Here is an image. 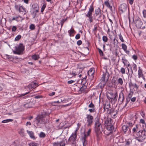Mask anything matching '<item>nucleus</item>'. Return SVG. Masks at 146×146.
<instances>
[{
    "mask_svg": "<svg viewBox=\"0 0 146 146\" xmlns=\"http://www.w3.org/2000/svg\"><path fill=\"white\" fill-rule=\"evenodd\" d=\"M133 135L136 140L139 142H142L146 138V131L145 129H142Z\"/></svg>",
    "mask_w": 146,
    "mask_h": 146,
    "instance_id": "obj_1",
    "label": "nucleus"
},
{
    "mask_svg": "<svg viewBox=\"0 0 146 146\" xmlns=\"http://www.w3.org/2000/svg\"><path fill=\"white\" fill-rule=\"evenodd\" d=\"M15 50L13 51V53L15 54L22 55L24 53L25 46L23 44L20 43L17 46L15 47Z\"/></svg>",
    "mask_w": 146,
    "mask_h": 146,
    "instance_id": "obj_2",
    "label": "nucleus"
},
{
    "mask_svg": "<svg viewBox=\"0 0 146 146\" xmlns=\"http://www.w3.org/2000/svg\"><path fill=\"white\" fill-rule=\"evenodd\" d=\"M39 9V7L38 4H35L32 5L30 12L31 15L33 16V18H35L37 16Z\"/></svg>",
    "mask_w": 146,
    "mask_h": 146,
    "instance_id": "obj_3",
    "label": "nucleus"
},
{
    "mask_svg": "<svg viewBox=\"0 0 146 146\" xmlns=\"http://www.w3.org/2000/svg\"><path fill=\"white\" fill-rule=\"evenodd\" d=\"M77 131L78 129H76L72 133L68 139V141L71 144H74L75 143L77 137Z\"/></svg>",
    "mask_w": 146,
    "mask_h": 146,
    "instance_id": "obj_4",
    "label": "nucleus"
},
{
    "mask_svg": "<svg viewBox=\"0 0 146 146\" xmlns=\"http://www.w3.org/2000/svg\"><path fill=\"white\" fill-rule=\"evenodd\" d=\"M94 11V8L93 7V5L92 4L89 8L88 13L86 15V17L88 18L89 21L90 23L92 22L93 21L92 13Z\"/></svg>",
    "mask_w": 146,
    "mask_h": 146,
    "instance_id": "obj_5",
    "label": "nucleus"
},
{
    "mask_svg": "<svg viewBox=\"0 0 146 146\" xmlns=\"http://www.w3.org/2000/svg\"><path fill=\"white\" fill-rule=\"evenodd\" d=\"M15 8L16 10L19 13L22 12L25 14L27 13L28 11H27L26 9L21 4H15Z\"/></svg>",
    "mask_w": 146,
    "mask_h": 146,
    "instance_id": "obj_6",
    "label": "nucleus"
},
{
    "mask_svg": "<svg viewBox=\"0 0 146 146\" xmlns=\"http://www.w3.org/2000/svg\"><path fill=\"white\" fill-rule=\"evenodd\" d=\"M93 117L90 114H87L85 118V120L86 121V123L88 126H91L92 125L93 120Z\"/></svg>",
    "mask_w": 146,
    "mask_h": 146,
    "instance_id": "obj_7",
    "label": "nucleus"
},
{
    "mask_svg": "<svg viewBox=\"0 0 146 146\" xmlns=\"http://www.w3.org/2000/svg\"><path fill=\"white\" fill-rule=\"evenodd\" d=\"M42 123H46L49 122V114L45 112L42 113Z\"/></svg>",
    "mask_w": 146,
    "mask_h": 146,
    "instance_id": "obj_8",
    "label": "nucleus"
},
{
    "mask_svg": "<svg viewBox=\"0 0 146 146\" xmlns=\"http://www.w3.org/2000/svg\"><path fill=\"white\" fill-rule=\"evenodd\" d=\"M35 102L34 99H32L29 102L24 104L23 106L26 108H32L34 105Z\"/></svg>",
    "mask_w": 146,
    "mask_h": 146,
    "instance_id": "obj_9",
    "label": "nucleus"
},
{
    "mask_svg": "<svg viewBox=\"0 0 146 146\" xmlns=\"http://www.w3.org/2000/svg\"><path fill=\"white\" fill-rule=\"evenodd\" d=\"M59 119H58L55 121V127L56 129H61L63 127L64 125L61 121H59Z\"/></svg>",
    "mask_w": 146,
    "mask_h": 146,
    "instance_id": "obj_10",
    "label": "nucleus"
},
{
    "mask_svg": "<svg viewBox=\"0 0 146 146\" xmlns=\"http://www.w3.org/2000/svg\"><path fill=\"white\" fill-rule=\"evenodd\" d=\"M95 70L93 68H90L88 71V74L90 76V78L92 80L94 77Z\"/></svg>",
    "mask_w": 146,
    "mask_h": 146,
    "instance_id": "obj_11",
    "label": "nucleus"
},
{
    "mask_svg": "<svg viewBox=\"0 0 146 146\" xmlns=\"http://www.w3.org/2000/svg\"><path fill=\"white\" fill-rule=\"evenodd\" d=\"M119 10L122 13H123L127 11V5L126 4L123 3L121 4L119 8Z\"/></svg>",
    "mask_w": 146,
    "mask_h": 146,
    "instance_id": "obj_12",
    "label": "nucleus"
},
{
    "mask_svg": "<svg viewBox=\"0 0 146 146\" xmlns=\"http://www.w3.org/2000/svg\"><path fill=\"white\" fill-rule=\"evenodd\" d=\"M109 78V74L108 73H103L102 78V81L106 83Z\"/></svg>",
    "mask_w": 146,
    "mask_h": 146,
    "instance_id": "obj_13",
    "label": "nucleus"
},
{
    "mask_svg": "<svg viewBox=\"0 0 146 146\" xmlns=\"http://www.w3.org/2000/svg\"><path fill=\"white\" fill-rule=\"evenodd\" d=\"M142 129H141V127L139 125H136L133 128L132 131L134 134H135L140 131Z\"/></svg>",
    "mask_w": 146,
    "mask_h": 146,
    "instance_id": "obj_14",
    "label": "nucleus"
},
{
    "mask_svg": "<svg viewBox=\"0 0 146 146\" xmlns=\"http://www.w3.org/2000/svg\"><path fill=\"white\" fill-rule=\"evenodd\" d=\"M60 140L55 143V146H65V141L64 140L60 139Z\"/></svg>",
    "mask_w": 146,
    "mask_h": 146,
    "instance_id": "obj_15",
    "label": "nucleus"
},
{
    "mask_svg": "<svg viewBox=\"0 0 146 146\" xmlns=\"http://www.w3.org/2000/svg\"><path fill=\"white\" fill-rule=\"evenodd\" d=\"M124 100V94L123 91H121L119 94L118 101L120 102V104H121L122 103Z\"/></svg>",
    "mask_w": 146,
    "mask_h": 146,
    "instance_id": "obj_16",
    "label": "nucleus"
},
{
    "mask_svg": "<svg viewBox=\"0 0 146 146\" xmlns=\"http://www.w3.org/2000/svg\"><path fill=\"white\" fill-rule=\"evenodd\" d=\"M116 81V83L117 84V85L122 86L123 84V80L121 78L117 77L116 80L114 81V82L115 83Z\"/></svg>",
    "mask_w": 146,
    "mask_h": 146,
    "instance_id": "obj_17",
    "label": "nucleus"
},
{
    "mask_svg": "<svg viewBox=\"0 0 146 146\" xmlns=\"http://www.w3.org/2000/svg\"><path fill=\"white\" fill-rule=\"evenodd\" d=\"M42 114L38 115L36 118V121L37 124L42 123Z\"/></svg>",
    "mask_w": 146,
    "mask_h": 146,
    "instance_id": "obj_18",
    "label": "nucleus"
},
{
    "mask_svg": "<svg viewBox=\"0 0 146 146\" xmlns=\"http://www.w3.org/2000/svg\"><path fill=\"white\" fill-rule=\"evenodd\" d=\"M37 84L36 82H35V81H33L28 86V87L30 89L35 88L38 86H37Z\"/></svg>",
    "mask_w": 146,
    "mask_h": 146,
    "instance_id": "obj_19",
    "label": "nucleus"
},
{
    "mask_svg": "<svg viewBox=\"0 0 146 146\" xmlns=\"http://www.w3.org/2000/svg\"><path fill=\"white\" fill-rule=\"evenodd\" d=\"M104 110L105 111L106 109L108 111L109 110L110 107V104L109 102H107L104 104Z\"/></svg>",
    "mask_w": 146,
    "mask_h": 146,
    "instance_id": "obj_20",
    "label": "nucleus"
},
{
    "mask_svg": "<svg viewBox=\"0 0 146 146\" xmlns=\"http://www.w3.org/2000/svg\"><path fill=\"white\" fill-rule=\"evenodd\" d=\"M101 128L95 127H94V131L96 133L97 136H98L101 133Z\"/></svg>",
    "mask_w": 146,
    "mask_h": 146,
    "instance_id": "obj_21",
    "label": "nucleus"
},
{
    "mask_svg": "<svg viewBox=\"0 0 146 146\" xmlns=\"http://www.w3.org/2000/svg\"><path fill=\"white\" fill-rule=\"evenodd\" d=\"M117 98V92H115L114 95V96L112 97L111 99L112 102H113L115 103L116 102Z\"/></svg>",
    "mask_w": 146,
    "mask_h": 146,
    "instance_id": "obj_22",
    "label": "nucleus"
},
{
    "mask_svg": "<svg viewBox=\"0 0 146 146\" xmlns=\"http://www.w3.org/2000/svg\"><path fill=\"white\" fill-rule=\"evenodd\" d=\"M99 119L98 118L96 120L95 123V127H99L100 128H102V125L101 123L100 122Z\"/></svg>",
    "mask_w": 146,
    "mask_h": 146,
    "instance_id": "obj_23",
    "label": "nucleus"
},
{
    "mask_svg": "<svg viewBox=\"0 0 146 146\" xmlns=\"http://www.w3.org/2000/svg\"><path fill=\"white\" fill-rule=\"evenodd\" d=\"M127 67V70L128 71V74L129 75V76H131L132 74H133V70L132 69V68H131V70H129V68H128V67H129L130 66V64H129V62H128V63H127V65H126Z\"/></svg>",
    "mask_w": 146,
    "mask_h": 146,
    "instance_id": "obj_24",
    "label": "nucleus"
},
{
    "mask_svg": "<svg viewBox=\"0 0 146 146\" xmlns=\"http://www.w3.org/2000/svg\"><path fill=\"white\" fill-rule=\"evenodd\" d=\"M27 133L29 135V136L31 138L33 139H35V137L34 135V133L32 131H30L28 130L27 131Z\"/></svg>",
    "mask_w": 146,
    "mask_h": 146,
    "instance_id": "obj_25",
    "label": "nucleus"
},
{
    "mask_svg": "<svg viewBox=\"0 0 146 146\" xmlns=\"http://www.w3.org/2000/svg\"><path fill=\"white\" fill-rule=\"evenodd\" d=\"M106 129L108 130L110 132H111V133H112V131L113 129V126L112 125H111L107 126Z\"/></svg>",
    "mask_w": 146,
    "mask_h": 146,
    "instance_id": "obj_26",
    "label": "nucleus"
},
{
    "mask_svg": "<svg viewBox=\"0 0 146 146\" xmlns=\"http://www.w3.org/2000/svg\"><path fill=\"white\" fill-rule=\"evenodd\" d=\"M110 118H107L105 121V124L106 126H108L111 125V121Z\"/></svg>",
    "mask_w": 146,
    "mask_h": 146,
    "instance_id": "obj_27",
    "label": "nucleus"
},
{
    "mask_svg": "<svg viewBox=\"0 0 146 146\" xmlns=\"http://www.w3.org/2000/svg\"><path fill=\"white\" fill-rule=\"evenodd\" d=\"M31 57L34 60H37L40 58L39 55L34 54L31 56Z\"/></svg>",
    "mask_w": 146,
    "mask_h": 146,
    "instance_id": "obj_28",
    "label": "nucleus"
},
{
    "mask_svg": "<svg viewBox=\"0 0 146 146\" xmlns=\"http://www.w3.org/2000/svg\"><path fill=\"white\" fill-rule=\"evenodd\" d=\"M139 69L138 71V78H140L143 75L142 72V70L141 69H140V67H139Z\"/></svg>",
    "mask_w": 146,
    "mask_h": 146,
    "instance_id": "obj_29",
    "label": "nucleus"
},
{
    "mask_svg": "<svg viewBox=\"0 0 146 146\" xmlns=\"http://www.w3.org/2000/svg\"><path fill=\"white\" fill-rule=\"evenodd\" d=\"M86 136L85 133L84 136L82 138V141L83 143V144L84 146V144H86Z\"/></svg>",
    "mask_w": 146,
    "mask_h": 146,
    "instance_id": "obj_30",
    "label": "nucleus"
},
{
    "mask_svg": "<svg viewBox=\"0 0 146 146\" xmlns=\"http://www.w3.org/2000/svg\"><path fill=\"white\" fill-rule=\"evenodd\" d=\"M105 4L106 6L110 9L111 11L112 9V6H111L109 2L108 1H106L105 2Z\"/></svg>",
    "mask_w": 146,
    "mask_h": 146,
    "instance_id": "obj_31",
    "label": "nucleus"
},
{
    "mask_svg": "<svg viewBox=\"0 0 146 146\" xmlns=\"http://www.w3.org/2000/svg\"><path fill=\"white\" fill-rule=\"evenodd\" d=\"M76 75V74H75V73L74 72H71L68 74V77L70 78H72L73 77Z\"/></svg>",
    "mask_w": 146,
    "mask_h": 146,
    "instance_id": "obj_32",
    "label": "nucleus"
},
{
    "mask_svg": "<svg viewBox=\"0 0 146 146\" xmlns=\"http://www.w3.org/2000/svg\"><path fill=\"white\" fill-rule=\"evenodd\" d=\"M96 16H97L98 18V20L99 21L100 20L101 21L102 20V19H103L104 17V15L102 13L100 14H99V15Z\"/></svg>",
    "mask_w": 146,
    "mask_h": 146,
    "instance_id": "obj_33",
    "label": "nucleus"
},
{
    "mask_svg": "<svg viewBox=\"0 0 146 146\" xmlns=\"http://www.w3.org/2000/svg\"><path fill=\"white\" fill-rule=\"evenodd\" d=\"M142 23L140 21H138L136 22V26L137 28H140L141 26Z\"/></svg>",
    "mask_w": 146,
    "mask_h": 146,
    "instance_id": "obj_34",
    "label": "nucleus"
},
{
    "mask_svg": "<svg viewBox=\"0 0 146 146\" xmlns=\"http://www.w3.org/2000/svg\"><path fill=\"white\" fill-rule=\"evenodd\" d=\"M95 12L96 16H97L101 13V9L99 8H98L97 9H96L95 10Z\"/></svg>",
    "mask_w": 146,
    "mask_h": 146,
    "instance_id": "obj_35",
    "label": "nucleus"
},
{
    "mask_svg": "<svg viewBox=\"0 0 146 146\" xmlns=\"http://www.w3.org/2000/svg\"><path fill=\"white\" fill-rule=\"evenodd\" d=\"M129 127L127 125H123L122 126V129L124 132H126L128 130Z\"/></svg>",
    "mask_w": 146,
    "mask_h": 146,
    "instance_id": "obj_36",
    "label": "nucleus"
},
{
    "mask_svg": "<svg viewBox=\"0 0 146 146\" xmlns=\"http://www.w3.org/2000/svg\"><path fill=\"white\" fill-rule=\"evenodd\" d=\"M8 94V92H3L1 93V96L3 97H6Z\"/></svg>",
    "mask_w": 146,
    "mask_h": 146,
    "instance_id": "obj_37",
    "label": "nucleus"
},
{
    "mask_svg": "<svg viewBox=\"0 0 146 146\" xmlns=\"http://www.w3.org/2000/svg\"><path fill=\"white\" fill-rule=\"evenodd\" d=\"M122 62L125 65H127V64L128 63V62H129L124 57H122Z\"/></svg>",
    "mask_w": 146,
    "mask_h": 146,
    "instance_id": "obj_38",
    "label": "nucleus"
},
{
    "mask_svg": "<svg viewBox=\"0 0 146 146\" xmlns=\"http://www.w3.org/2000/svg\"><path fill=\"white\" fill-rule=\"evenodd\" d=\"M74 31V30L72 29V28L71 29L68 31V33L69 34V35L70 36H73V34Z\"/></svg>",
    "mask_w": 146,
    "mask_h": 146,
    "instance_id": "obj_39",
    "label": "nucleus"
},
{
    "mask_svg": "<svg viewBox=\"0 0 146 146\" xmlns=\"http://www.w3.org/2000/svg\"><path fill=\"white\" fill-rule=\"evenodd\" d=\"M13 121V119H7L5 120H3L2 121V123H8L9 122H12Z\"/></svg>",
    "mask_w": 146,
    "mask_h": 146,
    "instance_id": "obj_40",
    "label": "nucleus"
},
{
    "mask_svg": "<svg viewBox=\"0 0 146 146\" xmlns=\"http://www.w3.org/2000/svg\"><path fill=\"white\" fill-rule=\"evenodd\" d=\"M116 110L113 108H111L107 111V113L108 114H110L111 115Z\"/></svg>",
    "mask_w": 146,
    "mask_h": 146,
    "instance_id": "obj_41",
    "label": "nucleus"
},
{
    "mask_svg": "<svg viewBox=\"0 0 146 146\" xmlns=\"http://www.w3.org/2000/svg\"><path fill=\"white\" fill-rule=\"evenodd\" d=\"M132 66L134 71L135 72L137 71V67L136 65L135 64L133 63Z\"/></svg>",
    "mask_w": 146,
    "mask_h": 146,
    "instance_id": "obj_42",
    "label": "nucleus"
},
{
    "mask_svg": "<svg viewBox=\"0 0 146 146\" xmlns=\"http://www.w3.org/2000/svg\"><path fill=\"white\" fill-rule=\"evenodd\" d=\"M125 142L126 145H127L129 146V145L131 143V140L130 139H129L126 140Z\"/></svg>",
    "mask_w": 146,
    "mask_h": 146,
    "instance_id": "obj_43",
    "label": "nucleus"
},
{
    "mask_svg": "<svg viewBox=\"0 0 146 146\" xmlns=\"http://www.w3.org/2000/svg\"><path fill=\"white\" fill-rule=\"evenodd\" d=\"M104 134L107 135H109L111 133V132H110L108 130L106 129L104 131Z\"/></svg>",
    "mask_w": 146,
    "mask_h": 146,
    "instance_id": "obj_44",
    "label": "nucleus"
},
{
    "mask_svg": "<svg viewBox=\"0 0 146 146\" xmlns=\"http://www.w3.org/2000/svg\"><path fill=\"white\" fill-rule=\"evenodd\" d=\"M121 46L122 48L124 51H125L126 50H127V47L125 44L123 43L122 44Z\"/></svg>",
    "mask_w": 146,
    "mask_h": 146,
    "instance_id": "obj_45",
    "label": "nucleus"
},
{
    "mask_svg": "<svg viewBox=\"0 0 146 146\" xmlns=\"http://www.w3.org/2000/svg\"><path fill=\"white\" fill-rule=\"evenodd\" d=\"M118 37L121 42H124V40L121 33L118 34Z\"/></svg>",
    "mask_w": 146,
    "mask_h": 146,
    "instance_id": "obj_46",
    "label": "nucleus"
},
{
    "mask_svg": "<svg viewBox=\"0 0 146 146\" xmlns=\"http://www.w3.org/2000/svg\"><path fill=\"white\" fill-rule=\"evenodd\" d=\"M118 112V111L116 110L111 114L112 118H114L115 117V116L117 114Z\"/></svg>",
    "mask_w": 146,
    "mask_h": 146,
    "instance_id": "obj_47",
    "label": "nucleus"
},
{
    "mask_svg": "<svg viewBox=\"0 0 146 146\" xmlns=\"http://www.w3.org/2000/svg\"><path fill=\"white\" fill-rule=\"evenodd\" d=\"M102 40L104 42H106L108 40V38L107 36H104L102 37Z\"/></svg>",
    "mask_w": 146,
    "mask_h": 146,
    "instance_id": "obj_48",
    "label": "nucleus"
},
{
    "mask_svg": "<svg viewBox=\"0 0 146 146\" xmlns=\"http://www.w3.org/2000/svg\"><path fill=\"white\" fill-rule=\"evenodd\" d=\"M21 36L20 35H18L15 38V40L16 41H19L21 38Z\"/></svg>",
    "mask_w": 146,
    "mask_h": 146,
    "instance_id": "obj_49",
    "label": "nucleus"
},
{
    "mask_svg": "<svg viewBox=\"0 0 146 146\" xmlns=\"http://www.w3.org/2000/svg\"><path fill=\"white\" fill-rule=\"evenodd\" d=\"M20 18L21 19V17L20 16H19L18 17H13L12 19V21L15 20L17 21H19V20H17V19Z\"/></svg>",
    "mask_w": 146,
    "mask_h": 146,
    "instance_id": "obj_50",
    "label": "nucleus"
},
{
    "mask_svg": "<svg viewBox=\"0 0 146 146\" xmlns=\"http://www.w3.org/2000/svg\"><path fill=\"white\" fill-rule=\"evenodd\" d=\"M46 4L45 3L42 6V7H41V13H42L43 12L44 9H45V8L46 7Z\"/></svg>",
    "mask_w": 146,
    "mask_h": 146,
    "instance_id": "obj_51",
    "label": "nucleus"
},
{
    "mask_svg": "<svg viewBox=\"0 0 146 146\" xmlns=\"http://www.w3.org/2000/svg\"><path fill=\"white\" fill-rule=\"evenodd\" d=\"M37 143H35L33 142L29 143V146H36L37 145Z\"/></svg>",
    "mask_w": 146,
    "mask_h": 146,
    "instance_id": "obj_52",
    "label": "nucleus"
},
{
    "mask_svg": "<svg viewBox=\"0 0 146 146\" xmlns=\"http://www.w3.org/2000/svg\"><path fill=\"white\" fill-rule=\"evenodd\" d=\"M45 134L43 132H41L39 134V136L40 137L44 138L45 137Z\"/></svg>",
    "mask_w": 146,
    "mask_h": 146,
    "instance_id": "obj_53",
    "label": "nucleus"
},
{
    "mask_svg": "<svg viewBox=\"0 0 146 146\" xmlns=\"http://www.w3.org/2000/svg\"><path fill=\"white\" fill-rule=\"evenodd\" d=\"M98 50V52L99 54H100V55L101 56H104V54L103 52V51L102 50L100 49L99 48H97Z\"/></svg>",
    "mask_w": 146,
    "mask_h": 146,
    "instance_id": "obj_54",
    "label": "nucleus"
},
{
    "mask_svg": "<svg viewBox=\"0 0 146 146\" xmlns=\"http://www.w3.org/2000/svg\"><path fill=\"white\" fill-rule=\"evenodd\" d=\"M29 28L31 30H34L35 28V26L34 25L31 24L30 25Z\"/></svg>",
    "mask_w": 146,
    "mask_h": 146,
    "instance_id": "obj_55",
    "label": "nucleus"
},
{
    "mask_svg": "<svg viewBox=\"0 0 146 146\" xmlns=\"http://www.w3.org/2000/svg\"><path fill=\"white\" fill-rule=\"evenodd\" d=\"M121 72L123 74H124L125 73V69L123 68H121L120 70Z\"/></svg>",
    "mask_w": 146,
    "mask_h": 146,
    "instance_id": "obj_56",
    "label": "nucleus"
},
{
    "mask_svg": "<svg viewBox=\"0 0 146 146\" xmlns=\"http://www.w3.org/2000/svg\"><path fill=\"white\" fill-rule=\"evenodd\" d=\"M17 27L16 26H13L12 28V31L13 32H14L16 31L17 29Z\"/></svg>",
    "mask_w": 146,
    "mask_h": 146,
    "instance_id": "obj_57",
    "label": "nucleus"
},
{
    "mask_svg": "<svg viewBox=\"0 0 146 146\" xmlns=\"http://www.w3.org/2000/svg\"><path fill=\"white\" fill-rule=\"evenodd\" d=\"M88 107L89 108H94L95 106L92 103V102H91L90 104L89 105Z\"/></svg>",
    "mask_w": 146,
    "mask_h": 146,
    "instance_id": "obj_58",
    "label": "nucleus"
},
{
    "mask_svg": "<svg viewBox=\"0 0 146 146\" xmlns=\"http://www.w3.org/2000/svg\"><path fill=\"white\" fill-rule=\"evenodd\" d=\"M91 129H90L88 130L87 132H86V135L87 136H88L90 135V134L91 133Z\"/></svg>",
    "mask_w": 146,
    "mask_h": 146,
    "instance_id": "obj_59",
    "label": "nucleus"
},
{
    "mask_svg": "<svg viewBox=\"0 0 146 146\" xmlns=\"http://www.w3.org/2000/svg\"><path fill=\"white\" fill-rule=\"evenodd\" d=\"M88 111L91 113L94 112L95 111V110L94 108L90 109L88 110Z\"/></svg>",
    "mask_w": 146,
    "mask_h": 146,
    "instance_id": "obj_60",
    "label": "nucleus"
},
{
    "mask_svg": "<svg viewBox=\"0 0 146 146\" xmlns=\"http://www.w3.org/2000/svg\"><path fill=\"white\" fill-rule=\"evenodd\" d=\"M43 96L40 95H38L34 97V98L35 99H39L40 98H42Z\"/></svg>",
    "mask_w": 146,
    "mask_h": 146,
    "instance_id": "obj_61",
    "label": "nucleus"
},
{
    "mask_svg": "<svg viewBox=\"0 0 146 146\" xmlns=\"http://www.w3.org/2000/svg\"><path fill=\"white\" fill-rule=\"evenodd\" d=\"M137 56L135 55H133L132 57V58L135 60H137Z\"/></svg>",
    "mask_w": 146,
    "mask_h": 146,
    "instance_id": "obj_62",
    "label": "nucleus"
},
{
    "mask_svg": "<svg viewBox=\"0 0 146 146\" xmlns=\"http://www.w3.org/2000/svg\"><path fill=\"white\" fill-rule=\"evenodd\" d=\"M82 41L80 40H79L77 42V44L78 46H80L82 44Z\"/></svg>",
    "mask_w": 146,
    "mask_h": 146,
    "instance_id": "obj_63",
    "label": "nucleus"
},
{
    "mask_svg": "<svg viewBox=\"0 0 146 146\" xmlns=\"http://www.w3.org/2000/svg\"><path fill=\"white\" fill-rule=\"evenodd\" d=\"M80 38V34L79 33L77 34L75 36V38L76 39H79Z\"/></svg>",
    "mask_w": 146,
    "mask_h": 146,
    "instance_id": "obj_64",
    "label": "nucleus"
}]
</instances>
